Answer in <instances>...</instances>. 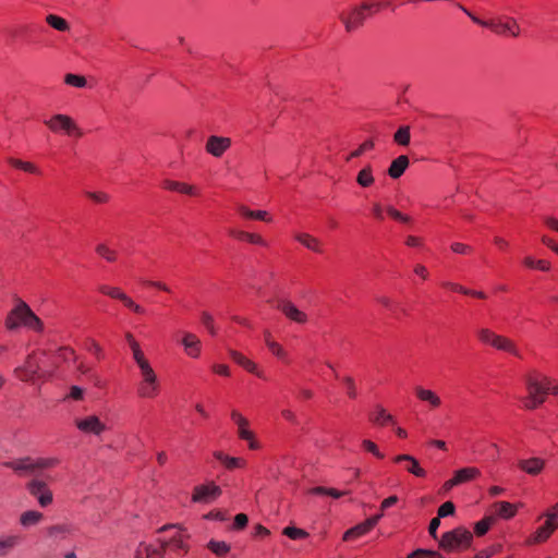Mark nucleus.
Wrapping results in <instances>:
<instances>
[{
  "label": "nucleus",
  "instance_id": "nucleus-17",
  "mask_svg": "<svg viewBox=\"0 0 558 558\" xmlns=\"http://www.w3.org/2000/svg\"><path fill=\"white\" fill-rule=\"evenodd\" d=\"M231 147V138L210 135L207 138L205 150L209 155L220 158Z\"/></svg>",
  "mask_w": 558,
  "mask_h": 558
},
{
  "label": "nucleus",
  "instance_id": "nucleus-63",
  "mask_svg": "<svg viewBox=\"0 0 558 558\" xmlns=\"http://www.w3.org/2000/svg\"><path fill=\"white\" fill-rule=\"evenodd\" d=\"M456 511V506L452 501L444 502L437 510V517L445 518L448 515H452Z\"/></svg>",
  "mask_w": 558,
  "mask_h": 558
},
{
  "label": "nucleus",
  "instance_id": "nucleus-59",
  "mask_svg": "<svg viewBox=\"0 0 558 558\" xmlns=\"http://www.w3.org/2000/svg\"><path fill=\"white\" fill-rule=\"evenodd\" d=\"M361 447H362L365 451H367V452L372 453V454H373L374 457H376L377 459H380V460H381V459H384V458H385V454L380 452V450H379L378 446H377L374 441H372V440H369V439H364V440L362 441V444H361Z\"/></svg>",
  "mask_w": 558,
  "mask_h": 558
},
{
  "label": "nucleus",
  "instance_id": "nucleus-58",
  "mask_svg": "<svg viewBox=\"0 0 558 558\" xmlns=\"http://www.w3.org/2000/svg\"><path fill=\"white\" fill-rule=\"evenodd\" d=\"M407 558H444V556L436 550L416 549L409 554Z\"/></svg>",
  "mask_w": 558,
  "mask_h": 558
},
{
  "label": "nucleus",
  "instance_id": "nucleus-56",
  "mask_svg": "<svg viewBox=\"0 0 558 558\" xmlns=\"http://www.w3.org/2000/svg\"><path fill=\"white\" fill-rule=\"evenodd\" d=\"M386 213L387 215L396 220V221H399V222H402V223H410L412 222V218L405 214H402L401 211H399L398 209H396L393 206H388L386 208Z\"/></svg>",
  "mask_w": 558,
  "mask_h": 558
},
{
  "label": "nucleus",
  "instance_id": "nucleus-18",
  "mask_svg": "<svg viewBox=\"0 0 558 558\" xmlns=\"http://www.w3.org/2000/svg\"><path fill=\"white\" fill-rule=\"evenodd\" d=\"M160 186H161V189H163L166 191L174 192V193H179V194H183V195H189V196H198L199 195V189L197 186L185 183V182H181V181L165 179L161 181Z\"/></svg>",
  "mask_w": 558,
  "mask_h": 558
},
{
  "label": "nucleus",
  "instance_id": "nucleus-49",
  "mask_svg": "<svg viewBox=\"0 0 558 558\" xmlns=\"http://www.w3.org/2000/svg\"><path fill=\"white\" fill-rule=\"evenodd\" d=\"M523 264L524 266H526L527 268H535V269H538L541 271H548L550 269V263L548 260H545V259H534L533 257L531 256H526L524 259H523Z\"/></svg>",
  "mask_w": 558,
  "mask_h": 558
},
{
  "label": "nucleus",
  "instance_id": "nucleus-22",
  "mask_svg": "<svg viewBox=\"0 0 558 558\" xmlns=\"http://www.w3.org/2000/svg\"><path fill=\"white\" fill-rule=\"evenodd\" d=\"M393 462L395 463L407 462L408 464L405 465V470L416 477L423 478L427 474L426 471L423 468H421L417 459L414 458L413 456L405 454V453L398 454L393 458Z\"/></svg>",
  "mask_w": 558,
  "mask_h": 558
},
{
  "label": "nucleus",
  "instance_id": "nucleus-30",
  "mask_svg": "<svg viewBox=\"0 0 558 558\" xmlns=\"http://www.w3.org/2000/svg\"><path fill=\"white\" fill-rule=\"evenodd\" d=\"M409 158L405 155H400L390 163L387 173L391 179H399L407 168L409 167Z\"/></svg>",
  "mask_w": 558,
  "mask_h": 558
},
{
  "label": "nucleus",
  "instance_id": "nucleus-16",
  "mask_svg": "<svg viewBox=\"0 0 558 558\" xmlns=\"http://www.w3.org/2000/svg\"><path fill=\"white\" fill-rule=\"evenodd\" d=\"M74 423L77 429L88 435L99 436L107 429L105 423H102L96 415H89L84 418H76Z\"/></svg>",
  "mask_w": 558,
  "mask_h": 558
},
{
  "label": "nucleus",
  "instance_id": "nucleus-2",
  "mask_svg": "<svg viewBox=\"0 0 558 558\" xmlns=\"http://www.w3.org/2000/svg\"><path fill=\"white\" fill-rule=\"evenodd\" d=\"M390 2L364 1L359 5H353L343 10L339 14V20L344 26L347 33H353L364 25V22L378 13L381 8L389 5Z\"/></svg>",
  "mask_w": 558,
  "mask_h": 558
},
{
  "label": "nucleus",
  "instance_id": "nucleus-26",
  "mask_svg": "<svg viewBox=\"0 0 558 558\" xmlns=\"http://www.w3.org/2000/svg\"><path fill=\"white\" fill-rule=\"evenodd\" d=\"M545 466V461L541 458H530L520 460L518 462V468L525 472L529 475L536 476L538 475Z\"/></svg>",
  "mask_w": 558,
  "mask_h": 558
},
{
  "label": "nucleus",
  "instance_id": "nucleus-54",
  "mask_svg": "<svg viewBox=\"0 0 558 558\" xmlns=\"http://www.w3.org/2000/svg\"><path fill=\"white\" fill-rule=\"evenodd\" d=\"M64 83L70 86L83 88L86 86L87 81L83 75L69 73L64 76Z\"/></svg>",
  "mask_w": 558,
  "mask_h": 558
},
{
  "label": "nucleus",
  "instance_id": "nucleus-45",
  "mask_svg": "<svg viewBox=\"0 0 558 558\" xmlns=\"http://www.w3.org/2000/svg\"><path fill=\"white\" fill-rule=\"evenodd\" d=\"M311 494L313 495H325V496H330L332 498H340L342 496H345L349 494V492H345V490H339V489H336V488H329V487H324V486H316V487H313L311 490H310Z\"/></svg>",
  "mask_w": 558,
  "mask_h": 558
},
{
  "label": "nucleus",
  "instance_id": "nucleus-52",
  "mask_svg": "<svg viewBox=\"0 0 558 558\" xmlns=\"http://www.w3.org/2000/svg\"><path fill=\"white\" fill-rule=\"evenodd\" d=\"M120 302L126 307L129 308L130 311H132L133 313L137 314V315H144L146 313V310L135 303L133 301V299L131 296H129L126 293L122 296V299L120 300Z\"/></svg>",
  "mask_w": 558,
  "mask_h": 558
},
{
  "label": "nucleus",
  "instance_id": "nucleus-37",
  "mask_svg": "<svg viewBox=\"0 0 558 558\" xmlns=\"http://www.w3.org/2000/svg\"><path fill=\"white\" fill-rule=\"evenodd\" d=\"M238 436L240 439L248 442L251 450H258L260 448L259 442L255 439L254 433L248 428V425L238 426Z\"/></svg>",
  "mask_w": 558,
  "mask_h": 558
},
{
  "label": "nucleus",
  "instance_id": "nucleus-31",
  "mask_svg": "<svg viewBox=\"0 0 558 558\" xmlns=\"http://www.w3.org/2000/svg\"><path fill=\"white\" fill-rule=\"evenodd\" d=\"M43 533L50 538H65L66 535L72 533V526L70 524L61 523V524H53L45 527L43 530Z\"/></svg>",
  "mask_w": 558,
  "mask_h": 558
},
{
  "label": "nucleus",
  "instance_id": "nucleus-12",
  "mask_svg": "<svg viewBox=\"0 0 558 558\" xmlns=\"http://www.w3.org/2000/svg\"><path fill=\"white\" fill-rule=\"evenodd\" d=\"M545 518V521L542 525H539L534 533H532L527 538V544L536 545L545 543L558 529V521L548 514H542L538 520Z\"/></svg>",
  "mask_w": 558,
  "mask_h": 558
},
{
  "label": "nucleus",
  "instance_id": "nucleus-32",
  "mask_svg": "<svg viewBox=\"0 0 558 558\" xmlns=\"http://www.w3.org/2000/svg\"><path fill=\"white\" fill-rule=\"evenodd\" d=\"M481 475L480 469L475 466H466L462 468L460 470H457L453 474L454 480L457 481L458 485L473 481Z\"/></svg>",
  "mask_w": 558,
  "mask_h": 558
},
{
  "label": "nucleus",
  "instance_id": "nucleus-5",
  "mask_svg": "<svg viewBox=\"0 0 558 558\" xmlns=\"http://www.w3.org/2000/svg\"><path fill=\"white\" fill-rule=\"evenodd\" d=\"M473 534L463 526L442 534L439 539V548L446 553H459L471 547Z\"/></svg>",
  "mask_w": 558,
  "mask_h": 558
},
{
  "label": "nucleus",
  "instance_id": "nucleus-41",
  "mask_svg": "<svg viewBox=\"0 0 558 558\" xmlns=\"http://www.w3.org/2000/svg\"><path fill=\"white\" fill-rule=\"evenodd\" d=\"M377 303L387 308L395 317L405 314V311L400 306V304L388 296L377 298Z\"/></svg>",
  "mask_w": 558,
  "mask_h": 558
},
{
  "label": "nucleus",
  "instance_id": "nucleus-15",
  "mask_svg": "<svg viewBox=\"0 0 558 558\" xmlns=\"http://www.w3.org/2000/svg\"><path fill=\"white\" fill-rule=\"evenodd\" d=\"M384 513L375 514L362 523L356 524L355 526L347 530L342 536V541L350 542L353 541L360 536H363L367 534L369 531H372L378 523V521L381 519Z\"/></svg>",
  "mask_w": 558,
  "mask_h": 558
},
{
  "label": "nucleus",
  "instance_id": "nucleus-61",
  "mask_svg": "<svg viewBox=\"0 0 558 558\" xmlns=\"http://www.w3.org/2000/svg\"><path fill=\"white\" fill-rule=\"evenodd\" d=\"M341 381L347 389V396L350 399H356L357 391H356V386H355V381H354L353 377L344 376V377H342Z\"/></svg>",
  "mask_w": 558,
  "mask_h": 558
},
{
  "label": "nucleus",
  "instance_id": "nucleus-19",
  "mask_svg": "<svg viewBox=\"0 0 558 558\" xmlns=\"http://www.w3.org/2000/svg\"><path fill=\"white\" fill-rule=\"evenodd\" d=\"M277 308L290 320L298 324H305L307 322V315L303 311H300L291 301L280 300L278 301Z\"/></svg>",
  "mask_w": 558,
  "mask_h": 558
},
{
  "label": "nucleus",
  "instance_id": "nucleus-64",
  "mask_svg": "<svg viewBox=\"0 0 558 558\" xmlns=\"http://www.w3.org/2000/svg\"><path fill=\"white\" fill-rule=\"evenodd\" d=\"M267 348L269 351L279 359H284L287 356V352L275 340H268Z\"/></svg>",
  "mask_w": 558,
  "mask_h": 558
},
{
  "label": "nucleus",
  "instance_id": "nucleus-42",
  "mask_svg": "<svg viewBox=\"0 0 558 558\" xmlns=\"http://www.w3.org/2000/svg\"><path fill=\"white\" fill-rule=\"evenodd\" d=\"M44 519V514L36 510H28L21 514L20 523L23 526H31L38 524Z\"/></svg>",
  "mask_w": 558,
  "mask_h": 558
},
{
  "label": "nucleus",
  "instance_id": "nucleus-44",
  "mask_svg": "<svg viewBox=\"0 0 558 558\" xmlns=\"http://www.w3.org/2000/svg\"><path fill=\"white\" fill-rule=\"evenodd\" d=\"M98 292L101 293L102 295H106L112 300L118 301H120L122 296L125 294V292L121 288L109 284H100L98 287Z\"/></svg>",
  "mask_w": 558,
  "mask_h": 558
},
{
  "label": "nucleus",
  "instance_id": "nucleus-43",
  "mask_svg": "<svg viewBox=\"0 0 558 558\" xmlns=\"http://www.w3.org/2000/svg\"><path fill=\"white\" fill-rule=\"evenodd\" d=\"M496 522V518L494 515H486L482 520L475 523L474 533L477 536H484L492 525Z\"/></svg>",
  "mask_w": 558,
  "mask_h": 558
},
{
  "label": "nucleus",
  "instance_id": "nucleus-1",
  "mask_svg": "<svg viewBox=\"0 0 558 558\" xmlns=\"http://www.w3.org/2000/svg\"><path fill=\"white\" fill-rule=\"evenodd\" d=\"M21 327L41 333L45 330L44 322L33 312L29 305L17 298L14 306L8 312L4 318V328L8 331H15Z\"/></svg>",
  "mask_w": 558,
  "mask_h": 558
},
{
  "label": "nucleus",
  "instance_id": "nucleus-9",
  "mask_svg": "<svg viewBox=\"0 0 558 558\" xmlns=\"http://www.w3.org/2000/svg\"><path fill=\"white\" fill-rule=\"evenodd\" d=\"M47 128L53 133H63L68 136L82 137L83 132L75 121L68 114L58 113L45 121Z\"/></svg>",
  "mask_w": 558,
  "mask_h": 558
},
{
  "label": "nucleus",
  "instance_id": "nucleus-10",
  "mask_svg": "<svg viewBox=\"0 0 558 558\" xmlns=\"http://www.w3.org/2000/svg\"><path fill=\"white\" fill-rule=\"evenodd\" d=\"M45 355V351L28 354L23 367L17 369L20 379L31 381L46 377V372L40 367V356Z\"/></svg>",
  "mask_w": 558,
  "mask_h": 558
},
{
  "label": "nucleus",
  "instance_id": "nucleus-14",
  "mask_svg": "<svg viewBox=\"0 0 558 558\" xmlns=\"http://www.w3.org/2000/svg\"><path fill=\"white\" fill-rule=\"evenodd\" d=\"M26 488L32 496L37 498L41 507H47L52 504V492L44 481L32 480L27 483Z\"/></svg>",
  "mask_w": 558,
  "mask_h": 558
},
{
  "label": "nucleus",
  "instance_id": "nucleus-4",
  "mask_svg": "<svg viewBox=\"0 0 558 558\" xmlns=\"http://www.w3.org/2000/svg\"><path fill=\"white\" fill-rule=\"evenodd\" d=\"M524 384L527 395L538 397L544 402L548 395L558 396V380L536 369L530 371L524 376Z\"/></svg>",
  "mask_w": 558,
  "mask_h": 558
},
{
  "label": "nucleus",
  "instance_id": "nucleus-27",
  "mask_svg": "<svg viewBox=\"0 0 558 558\" xmlns=\"http://www.w3.org/2000/svg\"><path fill=\"white\" fill-rule=\"evenodd\" d=\"M369 422L379 426H386L388 424L395 425L396 418L381 405H376L374 411L369 414Z\"/></svg>",
  "mask_w": 558,
  "mask_h": 558
},
{
  "label": "nucleus",
  "instance_id": "nucleus-60",
  "mask_svg": "<svg viewBox=\"0 0 558 558\" xmlns=\"http://www.w3.org/2000/svg\"><path fill=\"white\" fill-rule=\"evenodd\" d=\"M166 544L161 542L159 547L153 545L145 546V553L147 558H161L166 551Z\"/></svg>",
  "mask_w": 558,
  "mask_h": 558
},
{
  "label": "nucleus",
  "instance_id": "nucleus-53",
  "mask_svg": "<svg viewBox=\"0 0 558 558\" xmlns=\"http://www.w3.org/2000/svg\"><path fill=\"white\" fill-rule=\"evenodd\" d=\"M521 402L523 409L533 411L539 408L544 403V400H542L538 397H532L530 395H526L521 399Z\"/></svg>",
  "mask_w": 558,
  "mask_h": 558
},
{
  "label": "nucleus",
  "instance_id": "nucleus-11",
  "mask_svg": "<svg viewBox=\"0 0 558 558\" xmlns=\"http://www.w3.org/2000/svg\"><path fill=\"white\" fill-rule=\"evenodd\" d=\"M13 38L23 40L25 43H36L39 36L45 32L43 25L38 23H19L10 31Z\"/></svg>",
  "mask_w": 558,
  "mask_h": 558
},
{
  "label": "nucleus",
  "instance_id": "nucleus-24",
  "mask_svg": "<svg viewBox=\"0 0 558 558\" xmlns=\"http://www.w3.org/2000/svg\"><path fill=\"white\" fill-rule=\"evenodd\" d=\"M213 456L229 471L235 469H244L247 463L246 460L243 458L230 457L220 450L214 451Z\"/></svg>",
  "mask_w": 558,
  "mask_h": 558
},
{
  "label": "nucleus",
  "instance_id": "nucleus-57",
  "mask_svg": "<svg viewBox=\"0 0 558 558\" xmlns=\"http://www.w3.org/2000/svg\"><path fill=\"white\" fill-rule=\"evenodd\" d=\"M375 144L373 140H367L363 142L356 149L350 153L347 160H351L353 158H357L362 156L365 151L372 150Z\"/></svg>",
  "mask_w": 558,
  "mask_h": 558
},
{
  "label": "nucleus",
  "instance_id": "nucleus-36",
  "mask_svg": "<svg viewBox=\"0 0 558 558\" xmlns=\"http://www.w3.org/2000/svg\"><path fill=\"white\" fill-rule=\"evenodd\" d=\"M95 253L107 263H116L119 257V253L117 250L110 247L106 243H98L95 246Z\"/></svg>",
  "mask_w": 558,
  "mask_h": 558
},
{
  "label": "nucleus",
  "instance_id": "nucleus-46",
  "mask_svg": "<svg viewBox=\"0 0 558 558\" xmlns=\"http://www.w3.org/2000/svg\"><path fill=\"white\" fill-rule=\"evenodd\" d=\"M46 23L50 27H52V28H54V29H57L59 32H66V31L70 29V25L66 22V20H64L61 16L54 15V14H48L46 16Z\"/></svg>",
  "mask_w": 558,
  "mask_h": 558
},
{
  "label": "nucleus",
  "instance_id": "nucleus-8",
  "mask_svg": "<svg viewBox=\"0 0 558 558\" xmlns=\"http://www.w3.org/2000/svg\"><path fill=\"white\" fill-rule=\"evenodd\" d=\"M141 380L136 387V393L143 399H155L160 393V381L153 367L140 371Z\"/></svg>",
  "mask_w": 558,
  "mask_h": 558
},
{
  "label": "nucleus",
  "instance_id": "nucleus-28",
  "mask_svg": "<svg viewBox=\"0 0 558 558\" xmlns=\"http://www.w3.org/2000/svg\"><path fill=\"white\" fill-rule=\"evenodd\" d=\"M495 518L512 519L517 514V506L508 501H497L493 505Z\"/></svg>",
  "mask_w": 558,
  "mask_h": 558
},
{
  "label": "nucleus",
  "instance_id": "nucleus-39",
  "mask_svg": "<svg viewBox=\"0 0 558 558\" xmlns=\"http://www.w3.org/2000/svg\"><path fill=\"white\" fill-rule=\"evenodd\" d=\"M375 179L373 175V167L371 165H366L362 168L356 175V183L361 187H369L374 184Z\"/></svg>",
  "mask_w": 558,
  "mask_h": 558
},
{
  "label": "nucleus",
  "instance_id": "nucleus-33",
  "mask_svg": "<svg viewBox=\"0 0 558 558\" xmlns=\"http://www.w3.org/2000/svg\"><path fill=\"white\" fill-rule=\"evenodd\" d=\"M294 239L312 252H315V253L323 252L322 242L317 238H315L308 233H298L294 236Z\"/></svg>",
  "mask_w": 558,
  "mask_h": 558
},
{
  "label": "nucleus",
  "instance_id": "nucleus-13",
  "mask_svg": "<svg viewBox=\"0 0 558 558\" xmlns=\"http://www.w3.org/2000/svg\"><path fill=\"white\" fill-rule=\"evenodd\" d=\"M221 488L214 482L197 485L193 488L192 501L208 504L221 495Z\"/></svg>",
  "mask_w": 558,
  "mask_h": 558
},
{
  "label": "nucleus",
  "instance_id": "nucleus-35",
  "mask_svg": "<svg viewBox=\"0 0 558 558\" xmlns=\"http://www.w3.org/2000/svg\"><path fill=\"white\" fill-rule=\"evenodd\" d=\"M239 214L244 219L259 220V221H265V222L271 221V217L266 210H252L248 207L241 206L239 208Z\"/></svg>",
  "mask_w": 558,
  "mask_h": 558
},
{
  "label": "nucleus",
  "instance_id": "nucleus-48",
  "mask_svg": "<svg viewBox=\"0 0 558 558\" xmlns=\"http://www.w3.org/2000/svg\"><path fill=\"white\" fill-rule=\"evenodd\" d=\"M410 138L411 134L409 125L400 126L393 135L395 143L401 146H408L410 144Z\"/></svg>",
  "mask_w": 558,
  "mask_h": 558
},
{
  "label": "nucleus",
  "instance_id": "nucleus-23",
  "mask_svg": "<svg viewBox=\"0 0 558 558\" xmlns=\"http://www.w3.org/2000/svg\"><path fill=\"white\" fill-rule=\"evenodd\" d=\"M414 393L420 401L428 403L432 410L438 409L441 405L440 397L430 389L417 386L414 388Z\"/></svg>",
  "mask_w": 558,
  "mask_h": 558
},
{
  "label": "nucleus",
  "instance_id": "nucleus-21",
  "mask_svg": "<svg viewBox=\"0 0 558 558\" xmlns=\"http://www.w3.org/2000/svg\"><path fill=\"white\" fill-rule=\"evenodd\" d=\"M228 234L238 240V241H241V242H246V243H250V244H253V245H259V246H263V247H267L268 246V243L267 241L258 233H252V232H247V231H243V230H238V229H230L228 231Z\"/></svg>",
  "mask_w": 558,
  "mask_h": 558
},
{
  "label": "nucleus",
  "instance_id": "nucleus-25",
  "mask_svg": "<svg viewBox=\"0 0 558 558\" xmlns=\"http://www.w3.org/2000/svg\"><path fill=\"white\" fill-rule=\"evenodd\" d=\"M182 344L184 345V351L189 356L193 359H197L199 356L202 343L196 335L185 332L182 339Z\"/></svg>",
  "mask_w": 558,
  "mask_h": 558
},
{
  "label": "nucleus",
  "instance_id": "nucleus-6",
  "mask_svg": "<svg viewBox=\"0 0 558 558\" xmlns=\"http://www.w3.org/2000/svg\"><path fill=\"white\" fill-rule=\"evenodd\" d=\"M476 338L483 345L492 347L520 359L522 357L520 350L512 339L498 335L489 328H480L476 331Z\"/></svg>",
  "mask_w": 558,
  "mask_h": 558
},
{
  "label": "nucleus",
  "instance_id": "nucleus-62",
  "mask_svg": "<svg viewBox=\"0 0 558 558\" xmlns=\"http://www.w3.org/2000/svg\"><path fill=\"white\" fill-rule=\"evenodd\" d=\"M201 322L211 336H216L217 331L215 328V322L211 314H209L208 312H203L201 315Z\"/></svg>",
  "mask_w": 558,
  "mask_h": 558
},
{
  "label": "nucleus",
  "instance_id": "nucleus-20",
  "mask_svg": "<svg viewBox=\"0 0 558 558\" xmlns=\"http://www.w3.org/2000/svg\"><path fill=\"white\" fill-rule=\"evenodd\" d=\"M229 356L234 363L243 367L246 372L254 374L258 378H265L264 373L258 369L257 364L241 352L236 350H229Z\"/></svg>",
  "mask_w": 558,
  "mask_h": 558
},
{
  "label": "nucleus",
  "instance_id": "nucleus-51",
  "mask_svg": "<svg viewBox=\"0 0 558 558\" xmlns=\"http://www.w3.org/2000/svg\"><path fill=\"white\" fill-rule=\"evenodd\" d=\"M86 350L93 354L98 361L105 359V353L100 344L95 339H87L85 343Z\"/></svg>",
  "mask_w": 558,
  "mask_h": 558
},
{
  "label": "nucleus",
  "instance_id": "nucleus-7",
  "mask_svg": "<svg viewBox=\"0 0 558 558\" xmlns=\"http://www.w3.org/2000/svg\"><path fill=\"white\" fill-rule=\"evenodd\" d=\"M60 464V460L56 457L50 458H37L31 457L17 459L14 461L5 462L4 465L13 470L17 474H32L37 470H47L56 468Z\"/></svg>",
  "mask_w": 558,
  "mask_h": 558
},
{
  "label": "nucleus",
  "instance_id": "nucleus-29",
  "mask_svg": "<svg viewBox=\"0 0 558 558\" xmlns=\"http://www.w3.org/2000/svg\"><path fill=\"white\" fill-rule=\"evenodd\" d=\"M189 535L182 532L175 533L168 542H165L166 547H170L172 550L178 553L186 554L189 551Z\"/></svg>",
  "mask_w": 558,
  "mask_h": 558
},
{
  "label": "nucleus",
  "instance_id": "nucleus-50",
  "mask_svg": "<svg viewBox=\"0 0 558 558\" xmlns=\"http://www.w3.org/2000/svg\"><path fill=\"white\" fill-rule=\"evenodd\" d=\"M282 534L294 541L306 539L310 536L308 532L296 526H286L282 531Z\"/></svg>",
  "mask_w": 558,
  "mask_h": 558
},
{
  "label": "nucleus",
  "instance_id": "nucleus-55",
  "mask_svg": "<svg viewBox=\"0 0 558 558\" xmlns=\"http://www.w3.org/2000/svg\"><path fill=\"white\" fill-rule=\"evenodd\" d=\"M502 550V545L493 544L482 550H480L473 558H492L495 555H498Z\"/></svg>",
  "mask_w": 558,
  "mask_h": 558
},
{
  "label": "nucleus",
  "instance_id": "nucleus-47",
  "mask_svg": "<svg viewBox=\"0 0 558 558\" xmlns=\"http://www.w3.org/2000/svg\"><path fill=\"white\" fill-rule=\"evenodd\" d=\"M131 351H132L133 359H134L136 365L138 366L140 371L151 367L149 361L146 359L140 344L132 348Z\"/></svg>",
  "mask_w": 558,
  "mask_h": 558
},
{
  "label": "nucleus",
  "instance_id": "nucleus-34",
  "mask_svg": "<svg viewBox=\"0 0 558 558\" xmlns=\"http://www.w3.org/2000/svg\"><path fill=\"white\" fill-rule=\"evenodd\" d=\"M8 163L15 168V169H19V170H22L24 172H27V173H31V174H35V175H40L41 174V171L40 169L33 162L31 161H24L22 159H17V158H14V157H10L8 158Z\"/></svg>",
  "mask_w": 558,
  "mask_h": 558
},
{
  "label": "nucleus",
  "instance_id": "nucleus-40",
  "mask_svg": "<svg viewBox=\"0 0 558 558\" xmlns=\"http://www.w3.org/2000/svg\"><path fill=\"white\" fill-rule=\"evenodd\" d=\"M207 548L213 553L215 554L217 557H226L230 550H231V546L226 543L225 541H216V539H210L208 543H207Z\"/></svg>",
  "mask_w": 558,
  "mask_h": 558
},
{
  "label": "nucleus",
  "instance_id": "nucleus-38",
  "mask_svg": "<svg viewBox=\"0 0 558 558\" xmlns=\"http://www.w3.org/2000/svg\"><path fill=\"white\" fill-rule=\"evenodd\" d=\"M21 542L22 537L20 535H8L0 538V557L7 556Z\"/></svg>",
  "mask_w": 558,
  "mask_h": 558
},
{
  "label": "nucleus",
  "instance_id": "nucleus-3",
  "mask_svg": "<svg viewBox=\"0 0 558 558\" xmlns=\"http://www.w3.org/2000/svg\"><path fill=\"white\" fill-rule=\"evenodd\" d=\"M475 24L489 28L494 34L504 36V37H512L517 38L520 36L521 28L518 22L510 16H497L490 20H482L478 16L474 15L471 11H469L462 4H457Z\"/></svg>",
  "mask_w": 558,
  "mask_h": 558
}]
</instances>
